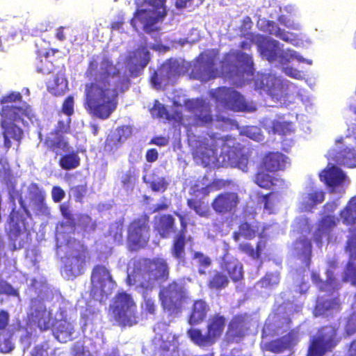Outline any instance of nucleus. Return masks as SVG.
Wrapping results in <instances>:
<instances>
[{
    "mask_svg": "<svg viewBox=\"0 0 356 356\" xmlns=\"http://www.w3.org/2000/svg\"><path fill=\"white\" fill-rule=\"evenodd\" d=\"M92 57L85 72L90 81L85 84L84 107L92 115L106 120L116 110L119 95L129 88V79L113 81L120 76V70L113 61L104 56L100 61Z\"/></svg>",
    "mask_w": 356,
    "mask_h": 356,
    "instance_id": "1",
    "label": "nucleus"
},
{
    "mask_svg": "<svg viewBox=\"0 0 356 356\" xmlns=\"http://www.w3.org/2000/svg\"><path fill=\"white\" fill-rule=\"evenodd\" d=\"M243 149L241 144L232 137H217L213 134L200 141L198 145L193 149V155L194 159L200 161L204 166H207L213 161L212 159L216 158L218 150L220 149L221 154L227 156L228 162L231 165L247 171L248 157L243 154Z\"/></svg>",
    "mask_w": 356,
    "mask_h": 356,
    "instance_id": "2",
    "label": "nucleus"
},
{
    "mask_svg": "<svg viewBox=\"0 0 356 356\" xmlns=\"http://www.w3.org/2000/svg\"><path fill=\"white\" fill-rule=\"evenodd\" d=\"M0 114L2 117L1 126L3 129L2 135L8 136L18 143V146L24 136L23 130L17 126L14 122H23L24 118L31 120L34 117L32 108L26 102L19 106H3Z\"/></svg>",
    "mask_w": 356,
    "mask_h": 356,
    "instance_id": "3",
    "label": "nucleus"
},
{
    "mask_svg": "<svg viewBox=\"0 0 356 356\" xmlns=\"http://www.w3.org/2000/svg\"><path fill=\"white\" fill-rule=\"evenodd\" d=\"M170 269L165 259L160 257L143 259L138 269V288L153 289L156 282H163L169 278Z\"/></svg>",
    "mask_w": 356,
    "mask_h": 356,
    "instance_id": "4",
    "label": "nucleus"
},
{
    "mask_svg": "<svg viewBox=\"0 0 356 356\" xmlns=\"http://www.w3.org/2000/svg\"><path fill=\"white\" fill-rule=\"evenodd\" d=\"M339 326L328 324L320 327L309 341L306 356H324L341 342Z\"/></svg>",
    "mask_w": 356,
    "mask_h": 356,
    "instance_id": "5",
    "label": "nucleus"
},
{
    "mask_svg": "<svg viewBox=\"0 0 356 356\" xmlns=\"http://www.w3.org/2000/svg\"><path fill=\"white\" fill-rule=\"evenodd\" d=\"M151 237L149 216L147 213L133 218L127 227L126 246L131 252L145 248Z\"/></svg>",
    "mask_w": 356,
    "mask_h": 356,
    "instance_id": "6",
    "label": "nucleus"
},
{
    "mask_svg": "<svg viewBox=\"0 0 356 356\" xmlns=\"http://www.w3.org/2000/svg\"><path fill=\"white\" fill-rule=\"evenodd\" d=\"M166 0H144L143 5L149 9H137L130 24L135 31H138L137 20L142 24L145 32L150 33L154 31V25L162 21L167 15Z\"/></svg>",
    "mask_w": 356,
    "mask_h": 356,
    "instance_id": "7",
    "label": "nucleus"
},
{
    "mask_svg": "<svg viewBox=\"0 0 356 356\" xmlns=\"http://www.w3.org/2000/svg\"><path fill=\"white\" fill-rule=\"evenodd\" d=\"M69 251L65 256L63 270L69 280L84 273L89 259V250L82 242L73 240L69 241Z\"/></svg>",
    "mask_w": 356,
    "mask_h": 356,
    "instance_id": "8",
    "label": "nucleus"
},
{
    "mask_svg": "<svg viewBox=\"0 0 356 356\" xmlns=\"http://www.w3.org/2000/svg\"><path fill=\"white\" fill-rule=\"evenodd\" d=\"M225 323V318L216 314L209 320L206 334H204L200 329L190 328L187 331V334L195 345L200 347L211 346L222 335Z\"/></svg>",
    "mask_w": 356,
    "mask_h": 356,
    "instance_id": "9",
    "label": "nucleus"
},
{
    "mask_svg": "<svg viewBox=\"0 0 356 356\" xmlns=\"http://www.w3.org/2000/svg\"><path fill=\"white\" fill-rule=\"evenodd\" d=\"M111 309L114 318L122 326H133L138 323L137 307L130 294L124 291L118 293Z\"/></svg>",
    "mask_w": 356,
    "mask_h": 356,
    "instance_id": "10",
    "label": "nucleus"
},
{
    "mask_svg": "<svg viewBox=\"0 0 356 356\" xmlns=\"http://www.w3.org/2000/svg\"><path fill=\"white\" fill-rule=\"evenodd\" d=\"M159 300L163 308L171 314L181 312L186 292L182 283L173 280L159 291Z\"/></svg>",
    "mask_w": 356,
    "mask_h": 356,
    "instance_id": "11",
    "label": "nucleus"
},
{
    "mask_svg": "<svg viewBox=\"0 0 356 356\" xmlns=\"http://www.w3.org/2000/svg\"><path fill=\"white\" fill-rule=\"evenodd\" d=\"M210 95L216 103L225 109L233 111H250L244 97L233 88L219 87L212 90Z\"/></svg>",
    "mask_w": 356,
    "mask_h": 356,
    "instance_id": "12",
    "label": "nucleus"
},
{
    "mask_svg": "<svg viewBox=\"0 0 356 356\" xmlns=\"http://www.w3.org/2000/svg\"><path fill=\"white\" fill-rule=\"evenodd\" d=\"M115 282L109 270L104 265H95L91 272L90 294L94 298H103L111 293Z\"/></svg>",
    "mask_w": 356,
    "mask_h": 356,
    "instance_id": "13",
    "label": "nucleus"
},
{
    "mask_svg": "<svg viewBox=\"0 0 356 356\" xmlns=\"http://www.w3.org/2000/svg\"><path fill=\"white\" fill-rule=\"evenodd\" d=\"M253 60L251 56L241 51H236L226 56L225 60L222 61V68H227L229 76H241L244 73L246 74H253Z\"/></svg>",
    "mask_w": 356,
    "mask_h": 356,
    "instance_id": "14",
    "label": "nucleus"
},
{
    "mask_svg": "<svg viewBox=\"0 0 356 356\" xmlns=\"http://www.w3.org/2000/svg\"><path fill=\"white\" fill-rule=\"evenodd\" d=\"M240 199L237 193L223 191L212 200L211 206L216 213L220 216L233 215L236 212Z\"/></svg>",
    "mask_w": 356,
    "mask_h": 356,
    "instance_id": "15",
    "label": "nucleus"
},
{
    "mask_svg": "<svg viewBox=\"0 0 356 356\" xmlns=\"http://www.w3.org/2000/svg\"><path fill=\"white\" fill-rule=\"evenodd\" d=\"M338 222L339 219L331 214L324 215L317 221L316 229L313 233V240L318 247H322L323 239H325L327 243L332 241L333 231Z\"/></svg>",
    "mask_w": 356,
    "mask_h": 356,
    "instance_id": "16",
    "label": "nucleus"
},
{
    "mask_svg": "<svg viewBox=\"0 0 356 356\" xmlns=\"http://www.w3.org/2000/svg\"><path fill=\"white\" fill-rule=\"evenodd\" d=\"M175 215L178 218L180 223V229L175 235L170 252L172 257L179 262H184L186 259V233L188 222L186 217L181 213L174 212Z\"/></svg>",
    "mask_w": 356,
    "mask_h": 356,
    "instance_id": "17",
    "label": "nucleus"
},
{
    "mask_svg": "<svg viewBox=\"0 0 356 356\" xmlns=\"http://www.w3.org/2000/svg\"><path fill=\"white\" fill-rule=\"evenodd\" d=\"M187 108L193 113V124L197 127H204L213 121L211 105L202 99L189 102Z\"/></svg>",
    "mask_w": 356,
    "mask_h": 356,
    "instance_id": "18",
    "label": "nucleus"
},
{
    "mask_svg": "<svg viewBox=\"0 0 356 356\" xmlns=\"http://www.w3.org/2000/svg\"><path fill=\"white\" fill-rule=\"evenodd\" d=\"M350 232L345 246V250L349 253V260L346 264L342 281L350 282L356 286V229H350Z\"/></svg>",
    "mask_w": 356,
    "mask_h": 356,
    "instance_id": "19",
    "label": "nucleus"
},
{
    "mask_svg": "<svg viewBox=\"0 0 356 356\" xmlns=\"http://www.w3.org/2000/svg\"><path fill=\"white\" fill-rule=\"evenodd\" d=\"M259 50L262 57L270 63L277 60V58L280 63H287L289 60V57H295L296 54L294 51H284L280 49L279 42L275 40L259 44Z\"/></svg>",
    "mask_w": 356,
    "mask_h": 356,
    "instance_id": "20",
    "label": "nucleus"
},
{
    "mask_svg": "<svg viewBox=\"0 0 356 356\" xmlns=\"http://www.w3.org/2000/svg\"><path fill=\"white\" fill-rule=\"evenodd\" d=\"M220 268L227 273L228 277L234 282H238L243 279V265L236 257L229 253L228 248L225 249L221 257Z\"/></svg>",
    "mask_w": 356,
    "mask_h": 356,
    "instance_id": "21",
    "label": "nucleus"
},
{
    "mask_svg": "<svg viewBox=\"0 0 356 356\" xmlns=\"http://www.w3.org/2000/svg\"><path fill=\"white\" fill-rule=\"evenodd\" d=\"M288 157L280 152H268L262 157L259 168L266 172H276L284 170L287 163Z\"/></svg>",
    "mask_w": 356,
    "mask_h": 356,
    "instance_id": "22",
    "label": "nucleus"
},
{
    "mask_svg": "<svg viewBox=\"0 0 356 356\" xmlns=\"http://www.w3.org/2000/svg\"><path fill=\"white\" fill-rule=\"evenodd\" d=\"M260 227V223L257 221L252 222L241 221L238 226V230L233 232L232 238L235 242H238L241 237L246 240H252L258 236L260 239H263L264 229L259 232Z\"/></svg>",
    "mask_w": 356,
    "mask_h": 356,
    "instance_id": "23",
    "label": "nucleus"
},
{
    "mask_svg": "<svg viewBox=\"0 0 356 356\" xmlns=\"http://www.w3.org/2000/svg\"><path fill=\"white\" fill-rule=\"evenodd\" d=\"M154 230L162 238H168L175 233L176 224L175 218L169 213L156 216L153 222Z\"/></svg>",
    "mask_w": 356,
    "mask_h": 356,
    "instance_id": "24",
    "label": "nucleus"
},
{
    "mask_svg": "<svg viewBox=\"0 0 356 356\" xmlns=\"http://www.w3.org/2000/svg\"><path fill=\"white\" fill-rule=\"evenodd\" d=\"M44 145L47 149L55 154V156L61 155L62 152H67L71 146L67 138L56 132H49L46 136Z\"/></svg>",
    "mask_w": 356,
    "mask_h": 356,
    "instance_id": "25",
    "label": "nucleus"
},
{
    "mask_svg": "<svg viewBox=\"0 0 356 356\" xmlns=\"http://www.w3.org/2000/svg\"><path fill=\"white\" fill-rule=\"evenodd\" d=\"M256 88L262 90L272 97L282 92V84L280 79L270 74H262L254 81Z\"/></svg>",
    "mask_w": 356,
    "mask_h": 356,
    "instance_id": "26",
    "label": "nucleus"
},
{
    "mask_svg": "<svg viewBox=\"0 0 356 356\" xmlns=\"http://www.w3.org/2000/svg\"><path fill=\"white\" fill-rule=\"evenodd\" d=\"M297 342V336L294 330H290L286 334L273 339L266 344V349L273 353H281L291 348Z\"/></svg>",
    "mask_w": 356,
    "mask_h": 356,
    "instance_id": "27",
    "label": "nucleus"
},
{
    "mask_svg": "<svg viewBox=\"0 0 356 356\" xmlns=\"http://www.w3.org/2000/svg\"><path fill=\"white\" fill-rule=\"evenodd\" d=\"M214 58H209L206 62L195 65L193 73L201 81H208L218 76V70L215 67Z\"/></svg>",
    "mask_w": 356,
    "mask_h": 356,
    "instance_id": "28",
    "label": "nucleus"
},
{
    "mask_svg": "<svg viewBox=\"0 0 356 356\" xmlns=\"http://www.w3.org/2000/svg\"><path fill=\"white\" fill-rule=\"evenodd\" d=\"M319 176L321 181L332 188L341 186L346 178L345 173L335 165L324 169Z\"/></svg>",
    "mask_w": 356,
    "mask_h": 356,
    "instance_id": "29",
    "label": "nucleus"
},
{
    "mask_svg": "<svg viewBox=\"0 0 356 356\" xmlns=\"http://www.w3.org/2000/svg\"><path fill=\"white\" fill-rule=\"evenodd\" d=\"M248 315L238 314L233 316L228 326V333L233 338L244 337L248 329Z\"/></svg>",
    "mask_w": 356,
    "mask_h": 356,
    "instance_id": "30",
    "label": "nucleus"
},
{
    "mask_svg": "<svg viewBox=\"0 0 356 356\" xmlns=\"http://www.w3.org/2000/svg\"><path fill=\"white\" fill-rule=\"evenodd\" d=\"M52 332L55 338L60 343H66L72 339L73 327L65 319L56 320L52 325Z\"/></svg>",
    "mask_w": 356,
    "mask_h": 356,
    "instance_id": "31",
    "label": "nucleus"
},
{
    "mask_svg": "<svg viewBox=\"0 0 356 356\" xmlns=\"http://www.w3.org/2000/svg\"><path fill=\"white\" fill-rule=\"evenodd\" d=\"M209 310V306L204 300H195L188 318L189 324L197 325L202 323L206 318Z\"/></svg>",
    "mask_w": 356,
    "mask_h": 356,
    "instance_id": "32",
    "label": "nucleus"
},
{
    "mask_svg": "<svg viewBox=\"0 0 356 356\" xmlns=\"http://www.w3.org/2000/svg\"><path fill=\"white\" fill-rule=\"evenodd\" d=\"M229 283V277L223 272L217 269L209 272V276L207 281V286L209 289L220 291L225 289Z\"/></svg>",
    "mask_w": 356,
    "mask_h": 356,
    "instance_id": "33",
    "label": "nucleus"
},
{
    "mask_svg": "<svg viewBox=\"0 0 356 356\" xmlns=\"http://www.w3.org/2000/svg\"><path fill=\"white\" fill-rule=\"evenodd\" d=\"M331 156L337 164L348 168L356 167V150L353 148H345L335 153Z\"/></svg>",
    "mask_w": 356,
    "mask_h": 356,
    "instance_id": "34",
    "label": "nucleus"
},
{
    "mask_svg": "<svg viewBox=\"0 0 356 356\" xmlns=\"http://www.w3.org/2000/svg\"><path fill=\"white\" fill-rule=\"evenodd\" d=\"M9 222L10 224L9 229V237L13 241H17L18 237L23 233L22 227L19 225L22 223L24 227V222L22 216L18 211L13 207L9 215Z\"/></svg>",
    "mask_w": 356,
    "mask_h": 356,
    "instance_id": "35",
    "label": "nucleus"
},
{
    "mask_svg": "<svg viewBox=\"0 0 356 356\" xmlns=\"http://www.w3.org/2000/svg\"><path fill=\"white\" fill-rule=\"evenodd\" d=\"M47 89L54 96H61L67 90V81L62 74L57 73L47 81Z\"/></svg>",
    "mask_w": 356,
    "mask_h": 356,
    "instance_id": "36",
    "label": "nucleus"
},
{
    "mask_svg": "<svg viewBox=\"0 0 356 356\" xmlns=\"http://www.w3.org/2000/svg\"><path fill=\"white\" fill-rule=\"evenodd\" d=\"M29 193L31 202L40 211H47L48 207L45 203L46 194L37 183H31L29 187Z\"/></svg>",
    "mask_w": 356,
    "mask_h": 356,
    "instance_id": "37",
    "label": "nucleus"
},
{
    "mask_svg": "<svg viewBox=\"0 0 356 356\" xmlns=\"http://www.w3.org/2000/svg\"><path fill=\"white\" fill-rule=\"evenodd\" d=\"M198 195H195V197L188 198L186 200L187 206L201 218H209L211 212L207 204L203 198H198Z\"/></svg>",
    "mask_w": 356,
    "mask_h": 356,
    "instance_id": "38",
    "label": "nucleus"
},
{
    "mask_svg": "<svg viewBox=\"0 0 356 356\" xmlns=\"http://www.w3.org/2000/svg\"><path fill=\"white\" fill-rule=\"evenodd\" d=\"M153 344L156 350L162 353L168 352L174 345V336L166 331L157 334L154 337Z\"/></svg>",
    "mask_w": 356,
    "mask_h": 356,
    "instance_id": "39",
    "label": "nucleus"
},
{
    "mask_svg": "<svg viewBox=\"0 0 356 356\" xmlns=\"http://www.w3.org/2000/svg\"><path fill=\"white\" fill-rule=\"evenodd\" d=\"M266 246V241L265 239H260L257 243L255 248L250 243H244L238 244V249L251 259L258 260L260 259L261 252Z\"/></svg>",
    "mask_w": 356,
    "mask_h": 356,
    "instance_id": "40",
    "label": "nucleus"
},
{
    "mask_svg": "<svg viewBox=\"0 0 356 356\" xmlns=\"http://www.w3.org/2000/svg\"><path fill=\"white\" fill-rule=\"evenodd\" d=\"M80 157L78 152L72 150L60 155L58 160L59 166L65 170L75 169L80 165Z\"/></svg>",
    "mask_w": 356,
    "mask_h": 356,
    "instance_id": "41",
    "label": "nucleus"
},
{
    "mask_svg": "<svg viewBox=\"0 0 356 356\" xmlns=\"http://www.w3.org/2000/svg\"><path fill=\"white\" fill-rule=\"evenodd\" d=\"M339 215L345 225H351L356 223V196L350 198Z\"/></svg>",
    "mask_w": 356,
    "mask_h": 356,
    "instance_id": "42",
    "label": "nucleus"
},
{
    "mask_svg": "<svg viewBox=\"0 0 356 356\" xmlns=\"http://www.w3.org/2000/svg\"><path fill=\"white\" fill-rule=\"evenodd\" d=\"M339 307V303L337 298L318 300L314 306V314L316 316H323L327 312Z\"/></svg>",
    "mask_w": 356,
    "mask_h": 356,
    "instance_id": "43",
    "label": "nucleus"
},
{
    "mask_svg": "<svg viewBox=\"0 0 356 356\" xmlns=\"http://www.w3.org/2000/svg\"><path fill=\"white\" fill-rule=\"evenodd\" d=\"M139 293L142 295L143 301L141 303V309L146 314H154L156 310V304L155 299L151 297L149 292L152 289H146L143 288H138Z\"/></svg>",
    "mask_w": 356,
    "mask_h": 356,
    "instance_id": "44",
    "label": "nucleus"
},
{
    "mask_svg": "<svg viewBox=\"0 0 356 356\" xmlns=\"http://www.w3.org/2000/svg\"><path fill=\"white\" fill-rule=\"evenodd\" d=\"M268 172L259 168L255 173L254 181L260 188L270 189L274 184L275 178Z\"/></svg>",
    "mask_w": 356,
    "mask_h": 356,
    "instance_id": "45",
    "label": "nucleus"
},
{
    "mask_svg": "<svg viewBox=\"0 0 356 356\" xmlns=\"http://www.w3.org/2000/svg\"><path fill=\"white\" fill-rule=\"evenodd\" d=\"M325 193L322 190H314L307 194L305 200V209L310 210L325 200Z\"/></svg>",
    "mask_w": 356,
    "mask_h": 356,
    "instance_id": "46",
    "label": "nucleus"
},
{
    "mask_svg": "<svg viewBox=\"0 0 356 356\" xmlns=\"http://www.w3.org/2000/svg\"><path fill=\"white\" fill-rule=\"evenodd\" d=\"M108 236L112 238L113 243L118 245L123 244V221H115L111 225L108 229Z\"/></svg>",
    "mask_w": 356,
    "mask_h": 356,
    "instance_id": "47",
    "label": "nucleus"
},
{
    "mask_svg": "<svg viewBox=\"0 0 356 356\" xmlns=\"http://www.w3.org/2000/svg\"><path fill=\"white\" fill-rule=\"evenodd\" d=\"M268 26L269 27L268 32L270 35H274L288 42H291L293 40L292 33L280 29L274 22H268Z\"/></svg>",
    "mask_w": 356,
    "mask_h": 356,
    "instance_id": "48",
    "label": "nucleus"
},
{
    "mask_svg": "<svg viewBox=\"0 0 356 356\" xmlns=\"http://www.w3.org/2000/svg\"><path fill=\"white\" fill-rule=\"evenodd\" d=\"M152 176V180L145 181V182L149 186L152 191L164 192L168 186V183L165 178L164 177H156L154 173H153Z\"/></svg>",
    "mask_w": 356,
    "mask_h": 356,
    "instance_id": "49",
    "label": "nucleus"
},
{
    "mask_svg": "<svg viewBox=\"0 0 356 356\" xmlns=\"http://www.w3.org/2000/svg\"><path fill=\"white\" fill-rule=\"evenodd\" d=\"M193 259H196L198 264V273L200 275H205V269L209 267L212 264L211 258L201 252H195L192 257Z\"/></svg>",
    "mask_w": 356,
    "mask_h": 356,
    "instance_id": "50",
    "label": "nucleus"
},
{
    "mask_svg": "<svg viewBox=\"0 0 356 356\" xmlns=\"http://www.w3.org/2000/svg\"><path fill=\"white\" fill-rule=\"evenodd\" d=\"M143 54L145 57L143 58V60L139 64H131L129 65V72L130 76L136 78L140 75L144 68L148 64L149 61V53L147 50H145L144 51Z\"/></svg>",
    "mask_w": 356,
    "mask_h": 356,
    "instance_id": "51",
    "label": "nucleus"
},
{
    "mask_svg": "<svg viewBox=\"0 0 356 356\" xmlns=\"http://www.w3.org/2000/svg\"><path fill=\"white\" fill-rule=\"evenodd\" d=\"M122 143L113 135V134H108L105 140L103 145L104 152L111 153L117 150L121 145Z\"/></svg>",
    "mask_w": 356,
    "mask_h": 356,
    "instance_id": "52",
    "label": "nucleus"
},
{
    "mask_svg": "<svg viewBox=\"0 0 356 356\" xmlns=\"http://www.w3.org/2000/svg\"><path fill=\"white\" fill-rule=\"evenodd\" d=\"M296 244L300 245L298 248L301 250V254L308 260H310L312 251L311 241L307 237H302L296 241Z\"/></svg>",
    "mask_w": 356,
    "mask_h": 356,
    "instance_id": "53",
    "label": "nucleus"
},
{
    "mask_svg": "<svg viewBox=\"0 0 356 356\" xmlns=\"http://www.w3.org/2000/svg\"><path fill=\"white\" fill-rule=\"evenodd\" d=\"M344 334L350 337L356 334V312L351 313L346 320Z\"/></svg>",
    "mask_w": 356,
    "mask_h": 356,
    "instance_id": "54",
    "label": "nucleus"
},
{
    "mask_svg": "<svg viewBox=\"0 0 356 356\" xmlns=\"http://www.w3.org/2000/svg\"><path fill=\"white\" fill-rule=\"evenodd\" d=\"M37 71L44 74H51L54 70L53 63L48 60V54L44 57V58L40 59L36 64Z\"/></svg>",
    "mask_w": 356,
    "mask_h": 356,
    "instance_id": "55",
    "label": "nucleus"
},
{
    "mask_svg": "<svg viewBox=\"0 0 356 356\" xmlns=\"http://www.w3.org/2000/svg\"><path fill=\"white\" fill-rule=\"evenodd\" d=\"M113 135L123 143L132 134V129L129 125H122L118 127Z\"/></svg>",
    "mask_w": 356,
    "mask_h": 356,
    "instance_id": "56",
    "label": "nucleus"
},
{
    "mask_svg": "<svg viewBox=\"0 0 356 356\" xmlns=\"http://www.w3.org/2000/svg\"><path fill=\"white\" fill-rule=\"evenodd\" d=\"M280 278L278 275L266 273L259 281L261 287L269 288L278 284Z\"/></svg>",
    "mask_w": 356,
    "mask_h": 356,
    "instance_id": "57",
    "label": "nucleus"
},
{
    "mask_svg": "<svg viewBox=\"0 0 356 356\" xmlns=\"http://www.w3.org/2000/svg\"><path fill=\"white\" fill-rule=\"evenodd\" d=\"M70 191L72 193L75 200L76 202H81L88 191L87 184H84L73 186L71 188Z\"/></svg>",
    "mask_w": 356,
    "mask_h": 356,
    "instance_id": "58",
    "label": "nucleus"
},
{
    "mask_svg": "<svg viewBox=\"0 0 356 356\" xmlns=\"http://www.w3.org/2000/svg\"><path fill=\"white\" fill-rule=\"evenodd\" d=\"M22 96L19 92H11L10 93L3 95L0 99V104L3 106H9V103L21 102Z\"/></svg>",
    "mask_w": 356,
    "mask_h": 356,
    "instance_id": "59",
    "label": "nucleus"
},
{
    "mask_svg": "<svg viewBox=\"0 0 356 356\" xmlns=\"http://www.w3.org/2000/svg\"><path fill=\"white\" fill-rule=\"evenodd\" d=\"M74 100L72 95L67 96L63 102L61 106V111L67 116H71L74 114Z\"/></svg>",
    "mask_w": 356,
    "mask_h": 356,
    "instance_id": "60",
    "label": "nucleus"
},
{
    "mask_svg": "<svg viewBox=\"0 0 356 356\" xmlns=\"http://www.w3.org/2000/svg\"><path fill=\"white\" fill-rule=\"evenodd\" d=\"M244 133L248 137L254 140H259L261 138L260 129L256 126L245 127Z\"/></svg>",
    "mask_w": 356,
    "mask_h": 356,
    "instance_id": "61",
    "label": "nucleus"
},
{
    "mask_svg": "<svg viewBox=\"0 0 356 356\" xmlns=\"http://www.w3.org/2000/svg\"><path fill=\"white\" fill-rule=\"evenodd\" d=\"M70 118H68L67 122L60 120L58 122L56 128L51 132H56L58 134L63 135L70 132Z\"/></svg>",
    "mask_w": 356,
    "mask_h": 356,
    "instance_id": "62",
    "label": "nucleus"
},
{
    "mask_svg": "<svg viewBox=\"0 0 356 356\" xmlns=\"http://www.w3.org/2000/svg\"><path fill=\"white\" fill-rule=\"evenodd\" d=\"M51 195L53 201L58 203L65 197V193L61 187L55 186L52 188Z\"/></svg>",
    "mask_w": 356,
    "mask_h": 356,
    "instance_id": "63",
    "label": "nucleus"
},
{
    "mask_svg": "<svg viewBox=\"0 0 356 356\" xmlns=\"http://www.w3.org/2000/svg\"><path fill=\"white\" fill-rule=\"evenodd\" d=\"M60 211L64 218L68 220H73V215L71 212V207L70 203L64 202L59 206Z\"/></svg>",
    "mask_w": 356,
    "mask_h": 356,
    "instance_id": "64",
    "label": "nucleus"
}]
</instances>
